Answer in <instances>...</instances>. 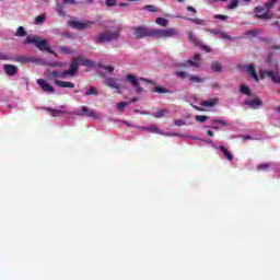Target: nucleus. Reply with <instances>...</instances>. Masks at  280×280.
Segmentation results:
<instances>
[{
  "mask_svg": "<svg viewBox=\"0 0 280 280\" xmlns=\"http://www.w3.org/2000/svg\"><path fill=\"white\" fill-rule=\"evenodd\" d=\"M81 110L83 114H78V115H85V117H91L92 119H100V113H97L93 109H90L86 106H82Z\"/></svg>",
  "mask_w": 280,
  "mask_h": 280,
  "instance_id": "f8f14e48",
  "label": "nucleus"
},
{
  "mask_svg": "<svg viewBox=\"0 0 280 280\" xmlns=\"http://www.w3.org/2000/svg\"><path fill=\"white\" fill-rule=\"evenodd\" d=\"M213 130H220V126H229V124L222 119H213L211 121Z\"/></svg>",
  "mask_w": 280,
  "mask_h": 280,
  "instance_id": "aec40b11",
  "label": "nucleus"
},
{
  "mask_svg": "<svg viewBox=\"0 0 280 280\" xmlns=\"http://www.w3.org/2000/svg\"><path fill=\"white\" fill-rule=\"evenodd\" d=\"M247 73L255 80V82H259V77L257 75V71H255V66L249 65L247 67Z\"/></svg>",
  "mask_w": 280,
  "mask_h": 280,
  "instance_id": "6ab92c4d",
  "label": "nucleus"
},
{
  "mask_svg": "<svg viewBox=\"0 0 280 280\" xmlns=\"http://www.w3.org/2000/svg\"><path fill=\"white\" fill-rule=\"evenodd\" d=\"M3 69L7 73V75H16V72L19 71V68L16 66H12V65H4Z\"/></svg>",
  "mask_w": 280,
  "mask_h": 280,
  "instance_id": "2eb2a0df",
  "label": "nucleus"
},
{
  "mask_svg": "<svg viewBox=\"0 0 280 280\" xmlns=\"http://www.w3.org/2000/svg\"><path fill=\"white\" fill-rule=\"evenodd\" d=\"M135 102H139V98H137V97L131 98V101L129 102V104H135Z\"/></svg>",
  "mask_w": 280,
  "mask_h": 280,
  "instance_id": "bf43d9fd",
  "label": "nucleus"
},
{
  "mask_svg": "<svg viewBox=\"0 0 280 280\" xmlns=\"http://www.w3.org/2000/svg\"><path fill=\"white\" fill-rule=\"evenodd\" d=\"M175 126H185L183 120H175Z\"/></svg>",
  "mask_w": 280,
  "mask_h": 280,
  "instance_id": "5fc2aeb1",
  "label": "nucleus"
},
{
  "mask_svg": "<svg viewBox=\"0 0 280 280\" xmlns=\"http://www.w3.org/2000/svg\"><path fill=\"white\" fill-rule=\"evenodd\" d=\"M78 2L75 0H62V4L60 0H56V12L59 16H66L67 13L65 12V5H75Z\"/></svg>",
  "mask_w": 280,
  "mask_h": 280,
  "instance_id": "6e6552de",
  "label": "nucleus"
},
{
  "mask_svg": "<svg viewBox=\"0 0 280 280\" xmlns=\"http://www.w3.org/2000/svg\"><path fill=\"white\" fill-rule=\"evenodd\" d=\"M188 40H190V43H194L195 45H197L198 47H200V42L198 40V37H196V35H194V33H188Z\"/></svg>",
  "mask_w": 280,
  "mask_h": 280,
  "instance_id": "2f4dec72",
  "label": "nucleus"
},
{
  "mask_svg": "<svg viewBox=\"0 0 280 280\" xmlns=\"http://www.w3.org/2000/svg\"><path fill=\"white\" fill-rule=\"evenodd\" d=\"M125 80H127V82L131 84L133 89H136L137 95H141V93H143V88L141 86V84L139 83V80L135 74L127 75Z\"/></svg>",
  "mask_w": 280,
  "mask_h": 280,
  "instance_id": "1a4fd4ad",
  "label": "nucleus"
},
{
  "mask_svg": "<svg viewBox=\"0 0 280 280\" xmlns=\"http://www.w3.org/2000/svg\"><path fill=\"white\" fill-rule=\"evenodd\" d=\"M178 3H185V0H178Z\"/></svg>",
  "mask_w": 280,
  "mask_h": 280,
  "instance_id": "338daca9",
  "label": "nucleus"
},
{
  "mask_svg": "<svg viewBox=\"0 0 280 280\" xmlns=\"http://www.w3.org/2000/svg\"><path fill=\"white\" fill-rule=\"evenodd\" d=\"M78 67H80V57L72 59V62L70 63V69L66 70V75H70L71 78H73V75H75V72L78 71Z\"/></svg>",
  "mask_w": 280,
  "mask_h": 280,
  "instance_id": "9b49d317",
  "label": "nucleus"
},
{
  "mask_svg": "<svg viewBox=\"0 0 280 280\" xmlns=\"http://www.w3.org/2000/svg\"><path fill=\"white\" fill-rule=\"evenodd\" d=\"M214 19H220L221 21H226V19H229V16L217 14V15H214Z\"/></svg>",
  "mask_w": 280,
  "mask_h": 280,
  "instance_id": "8fccbe9b",
  "label": "nucleus"
},
{
  "mask_svg": "<svg viewBox=\"0 0 280 280\" xmlns=\"http://www.w3.org/2000/svg\"><path fill=\"white\" fill-rule=\"evenodd\" d=\"M271 67L273 68L272 70H260V80H264V78H270L273 84H280L279 61H272Z\"/></svg>",
  "mask_w": 280,
  "mask_h": 280,
  "instance_id": "7ed1b4c3",
  "label": "nucleus"
},
{
  "mask_svg": "<svg viewBox=\"0 0 280 280\" xmlns=\"http://www.w3.org/2000/svg\"><path fill=\"white\" fill-rule=\"evenodd\" d=\"M273 49H280V46H273Z\"/></svg>",
  "mask_w": 280,
  "mask_h": 280,
  "instance_id": "69168bd1",
  "label": "nucleus"
},
{
  "mask_svg": "<svg viewBox=\"0 0 280 280\" xmlns=\"http://www.w3.org/2000/svg\"><path fill=\"white\" fill-rule=\"evenodd\" d=\"M132 32L133 38L141 39V38H148L152 37V30L145 27V26H131L130 27Z\"/></svg>",
  "mask_w": 280,
  "mask_h": 280,
  "instance_id": "423d86ee",
  "label": "nucleus"
},
{
  "mask_svg": "<svg viewBox=\"0 0 280 280\" xmlns=\"http://www.w3.org/2000/svg\"><path fill=\"white\" fill-rule=\"evenodd\" d=\"M196 108V110H202V108H200V107H195Z\"/></svg>",
  "mask_w": 280,
  "mask_h": 280,
  "instance_id": "774afa93",
  "label": "nucleus"
},
{
  "mask_svg": "<svg viewBox=\"0 0 280 280\" xmlns=\"http://www.w3.org/2000/svg\"><path fill=\"white\" fill-rule=\"evenodd\" d=\"M177 78H180V80H187L189 78V73L186 71H177L176 72Z\"/></svg>",
  "mask_w": 280,
  "mask_h": 280,
  "instance_id": "ea45409f",
  "label": "nucleus"
},
{
  "mask_svg": "<svg viewBox=\"0 0 280 280\" xmlns=\"http://www.w3.org/2000/svg\"><path fill=\"white\" fill-rule=\"evenodd\" d=\"M203 51H211V48L209 46H202Z\"/></svg>",
  "mask_w": 280,
  "mask_h": 280,
  "instance_id": "13d9d810",
  "label": "nucleus"
},
{
  "mask_svg": "<svg viewBox=\"0 0 280 280\" xmlns=\"http://www.w3.org/2000/svg\"><path fill=\"white\" fill-rule=\"evenodd\" d=\"M7 58L4 57L3 54L0 52V60H5Z\"/></svg>",
  "mask_w": 280,
  "mask_h": 280,
  "instance_id": "680f3d73",
  "label": "nucleus"
},
{
  "mask_svg": "<svg viewBox=\"0 0 280 280\" xmlns=\"http://www.w3.org/2000/svg\"><path fill=\"white\" fill-rule=\"evenodd\" d=\"M194 60H195V61H192V62H200V60H201L200 54H196V55L194 56Z\"/></svg>",
  "mask_w": 280,
  "mask_h": 280,
  "instance_id": "3c124183",
  "label": "nucleus"
},
{
  "mask_svg": "<svg viewBox=\"0 0 280 280\" xmlns=\"http://www.w3.org/2000/svg\"><path fill=\"white\" fill-rule=\"evenodd\" d=\"M207 135H209V137H213V131L212 130H208Z\"/></svg>",
  "mask_w": 280,
  "mask_h": 280,
  "instance_id": "052dcab7",
  "label": "nucleus"
},
{
  "mask_svg": "<svg viewBox=\"0 0 280 280\" xmlns=\"http://www.w3.org/2000/svg\"><path fill=\"white\" fill-rule=\"evenodd\" d=\"M58 49H59V51H61V54H65V55L73 54V50H71V48H69V47L60 46Z\"/></svg>",
  "mask_w": 280,
  "mask_h": 280,
  "instance_id": "c9c22d12",
  "label": "nucleus"
},
{
  "mask_svg": "<svg viewBox=\"0 0 280 280\" xmlns=\"http://www.w3.org/2000/svg\"><path fill=\"white\" fill-rule=\"evenodd\" d=\"M153 93H160V94H163V93H170V90L165 89V88H161V86H155L153 89Z\"/></svg>",
  "mask_w": 280,
  "mask_h": 280,
  "instance_id": "58836bf2",
  "label": "nucleus"
},
{
  "mask_svg": "<svg viewBox=\"0 0 280 280\" xmlns=\"http://www.w3.org/2000/svg\"><path fill=\"white\" fill-rule=\"evenodd\" d=\"M211 71H213V73H220L222 71V63H220L219 61H212Z\"/></svg>",
  "mask_w": 280,
  "mask_h": 280,
  "instance_id": "393cba45",
  "label": "nucleus"
},
{
  "mask_svg": "<svg viewBox=\"0 0 280 280\" xmlns=\"http://www.w3.org/2000/svg\"><path fill=\"white\" fill-rule=\"evenodd\" d=\"M218 102H220V100L218 97H213L208 101H201L200 106H205L206 108H213V106H218Z\"/></svg>",
  "mask_w": 280,
  "mask_h": 280,
  "instance_id": "4468645a",
  "label": "nucleus"
},
{
  "mask_svg": "<svg viewBox=\"0 0 280 280\" xmlns=\"http://www.w3.org/2000/svg\"><path fill=\"white\" fill-rule=\"evenodd\" d=\"M218 150H220L221 154H223V156H225V159H228V161H233V154L231 153V151L225 149L224 145L218 147Z\"/></svg>",
  "mask_w": 280,
  "mask_h": 280,
  "instance_id": "a211bd4d",
  "label": "nucleus"
},
{
  "mask_svg": "<svg viewBox=\"0 0 280 280\" xmlns=\"http://www.w3.org/2000/svg\"><path fill=\"white\" fill-rule=\"evenodd\" d=\"M18 62H36V58L35 57H27V56H23V57H20L18 59Z\"/></svg>",
  "mask_w": 280,
  "mask_h": 280,
  "instance_id": "c756f323",
  "label": "nucleus"
},
{
  "mask_svg": "<svg viewBox=\"0 0 280 280\" xmlns=\"http://www.w3.org/2000/svg\"><path fill=\"white\" fill-rule=\"evenodd\" d=\"M190 23H195V25H206L207 21L202 19H189Z\"/></svg>",
  "mask_w": 280,
  "mask_h": 280,
  "instance_id": "a19ab883",
  "label": "nucleus"
},
{
  "mask_svg": "<svg viewBox=\"0 0 280 280\" xmlns=\"http://www.w3.org/2000/svg\"><path fill=\"white\" fill-rule=\"evenodd\" d=\"M122 124H125V126H129L130 128H139V126L132 125L128 121H122Z\"/></svg>",
  "mask_w": 280,
  "mask_h": 280,
  "instance_id": "603ef678",
  "label": "nucleus"
},
{
  "mask_svg": "<svg viewBox=\"0 0 280 280\" xmlns=\"http://www.w3.org/2000/svg\"><path fill=\"white\" fill-rule=\"evenodd\" d=\"M79 65H82V67H95V62H93L91 59H84L80 57Z\"/></svg>",
  "mask_w": 280,
  "mask_h": 280,
  "instance_id": "a878e982",
  "label": "nucleus"
},
{
  "mask_svg": "<svg viewBox=\"0 0 280 280\" xmlns=\"http://www.w3.org/2000/svg\"><path fill=\"white\" fill-rule=\"evenodd\" d=\"M139 80L141 82H147V84H155V82L153 80H149V79H145V78H140Z\"/></svg>",
  "mask_w": 280,
  "mask_h": 280,
  "instance_id": "09e8293b",
  "label": "nucleus"
},
{
  "mask_svg": "<svg viewBox=\"0 0 280 280\" xmlns=\"http://www.w3.org/2000/svg\"><path fill=\"white\" fill-rule=\"evenodd\" d=\"M15 36H27V31H25V27L20 26L15 32Z\"/></svg>",
  "mask_w": 280,
  "mask_h": 280,
  "instance_id": "72a5a7b5",
  "label": "nucleus"
},
{
  "mask_svg": "<svg viewBox=\"0 0 280 280\" xmlns=\"http://www.w3.org/2000/svg\"><path fill=\"white\" fill-rule=\"evenodd\" d=\"M119 34H121V25L116 26L115 31L106 30L102 33H98L95 36V43L98 45H104V43L119 40Z\"/></svg>",
  "mask_w": 280,
  "mask_h": 280,
  "instance_id": "f257e3e1",
  "label": "nucleus"
},
{
  "mask_svg": "<svg viewBox=\"0 0 280 280\" xmlns=\"http://www.w3.org/2000/svg\"><path fill=\"white\" fill-rule=\"evenodd\" d=\"M48 78H50V80L56 79V78H67V72H66V70L63 72L56 70V71L50 72L48 74Z\"/></svg>",
  "mask_w": 280,
  "mask_h": 280,
  "instance_id": "5701e85b",
  "label": "nucleus"
},
{
  "mask_svg": "<svg viewBox=\"0 0 280 280\" xmlns=\"http://www.w3.org/2000/svg\"><path fill=\"white\" fill-rule=\"evenodd\" d=\"M167 113H170V110H167V109H159L158 112H155L153 114V117H155V119H161V117H165L167 115Z\"/></svg>",
  "mask_w": 280,
  "mask_h": 280,
  "instance_id": "cd10ccee",
  "label": "nucleus"
},
{
  "mask_svg": "<svg viewBox=\"0 0 280 280\" xmlns=\"http://www.w3.org/2000/svg\"><path fill=\"white\" fill-rule=\"evenodd\" d=\"M180 32L176 28H153L152 30V38L160 40L161 38H176L178 37Z\"/></svg>",
  "mask_w": 280,
  "mask_h": 280,
  "instance_id": "20e7f679",
  "label": "nucleus"
},
{
  "mask_svg": "<svg viewBox=\"0 0 280 280\" xmlns=\"http://www.w3.org/2000/svg\"><path fill=\"white\" fill-rule=\"evenodd\" d=\"M68 25H70V27H73V30H86V27H89V23H82L75 20H70L68 22Z\"/></svg>",
  "mask_w": 280,
  "mask_h": 280,
  "instance_id": "ddd939ff",
  "label": "nucleus"
},
{
  "mask_svg": "<svg viewBox=\"0 0 280 280\" xmlns=\"http://www.w3.org/2000/svg\"><path fill=\"white\" fill-rule=\"evenodd\" d=\"M219 38L222 40H233V37L222 31L219 33Z\"/></svg>",
  "mask_w": 280,
  "mask_h": 280,
  "instance_id": "79ce46f5",
  "label": "nucleus"
},
{
  "mask_svg": "<svg viewBox=\"0 0 280 280\" xmlns=\"http://www.w3.org/2000/svg\"><path fill=\"white\" fill-rule=\"evenodd\" d=\"M46 110H48V113H50L51 117H58V115L67 114V110L54 109V108H49V107H47Z\"/></svg>",
  "mask_w": 280,
  "mask_h": 280,
  "instance_id": "b1692460",
  "label": "nucleus"
},
{
  "mask_svg": "<svg viewBox=\"0 0 280 280\" xmlns=\"http://www.w3.org/2000/svg\"><path fill=\"white\" fill-rule=\"evenodd\" d=\"M255 10L257 11V14H256L257 19H270V13L265 12L264 9L257 7Z\"/></svg>",
  "mask_w": 280,
  "mask_h": 280,
  "instance_id": "412c9836",
  "label": "nucleus"
},
{
  "mask_svg": "<svg viewBox=\"0 0 280 280\" xmlns=\"http://www.w3.org/2000/svg\"><path fill=\"white\" fill-rule=\"evenodd\" d=\"M36 82L44 93H56V89H54L52 85L47 82V80L37 79Z\"/></svg>",
  "mask_w": 280,
  "mask_h": 280,
  "instance_id": "9d476101",
  "label": "nucleus"
},
{
  "mask_svg": "<svg viewBox=\"0 0 280 280\" xmlns=\"http://www.w3.org/2000/svg\"><path fill=\"white\" fill-rule=\"evenodd\" d=\"M137 129L143 130L144 132H152L154 135H163L164 137H176V135L163 132V130H161V128H159V126H156V125H149V126H144V127L138 126Z\"/></svg>",
  "mask_w": 280,
  "mask_h": 280,
  "instance_id": "0eeeda50",
  "label": "nucleus"
},
{
  "mask_svg": "<svg viewBox=\"0 0 280 280\" xmlns=\"http://www.w3.org/2000/svg\"><path fill=\"white\" fill-rule=\"evenodd\" d=\"M188 79L190 82H196V83H202L205 82V79L198 77V75H189Z\"/></svg>",
  "mask_w": 280,
  "mask_h": 280,
  "instance_id": "f704fd0d",
  "label": "nucleus"
},
{
  "mask_svg": "<svg viewBox=\"0 0 280 280\" xmlns=\"http://www.w3.org/2000/svg\"><path fill=\"white\" fill-rule=\"evenodd\" d=\"M196 121H198L199 124H205V121H207V119H209V116L206 115H197L195 117Z\"/></svg>",
  "mask_w": 280,
  "mask_h": 280,
  "instance_id": "4c0bfd02",
  "label": "nucleus"
},
{
  "mask_svg": "<svg viewBox=\"0 0 280 280\" xmlns=\"http://www.w3.org/2000/svg\"><path fill=\"white\" fill-rule=\"evenodd\" d=\"M241 1H243V3H250V1L253 0H241Z\"/></svg>",
  "mask_w": 280,
  "mask_h": 280,
  "instance_id": "0e129e2a",
  "label": "nucleus"
},
{
  "mask_svg": "<svg viewBox=\"0 0 280 280\" xmlns=\"http://www.w3.org/2000/svg\"><path fill=\"white\" fill-rule=\"evenodd\" d=\"M144 10H148V12H156V7L148 4L144 7Z\"/></svg>",
  "mask_w": 280,
  "mask_h": 280,
  "instance_id": "de8ad7c7",
  "label": "nucleus"
},
{
  "mask_svg": "<svg viewBox=\"0 0 280 280\" xmlns=\"http://www.w3.org/2000/svg\"><path fill=\"white\" fill-rule=\"evenodd\" d=\"M126 106H130L129 102H121L117 104V110H119V113H124Z\"/></svg>",
  "mask_w": 280,
  "mask_h": 280,
  "instance_id": "473e14b6",
  "label": "nucleus"
},
{
  "mask_svg": "<svg viewBox=\"0 0 280 280\" xmlns=\"http://www.w3.org/2000/svg\"><path fill=\"white\" fill-rule=\"evenodd\" d=\"M187 11H188V12H192L194 14H196V12H197L194 7H188V8H187Z\"/></svg>",
  "mask_w": 280,
  "mask_h": 280,
  "instance_id": "6e6d98bb",
  "label": "nucleus"
},
{
  "mask_svg": "<svg viewBox=\"0 0 280 280\" xmlns=\"http://www.w3.org/2000/svg\"><path fill=\"white\" fill-rule=\"evenodd\" d=\"M258 170H268V164L258 165Z\"/></svg>",
  "mask_w": 280,
  "mask_h": 280,
  "instance_id": "864d4df0",
  "label": "nucleus"
},
{
  "mask_svg": "<svg viewBox=\"0 0 280 280\" xmlns=\"http://www.w3.org/2000/svg\"><path fill=\"white\" fill-rule=\"evenodd\" d=\"M24 45H35V47H37L39 51H48V54H52L54 56H56V51L51 50V48L49 47V44H47V39L42 38L39 36H36V35L26 36L24 40Z\"/></svg>",
  "mask_w": 280,
  "mask_h": 280,
  "instance_id": "f03ea898",
  "label": "nucleus"
},
{
  "mask_svg": "<svg viewBox=\"0 0 280 280\" xmlns=\"http://www.w3.org/2000/svg\"><path fill=\"white\" fill-rule=\"evenodd\" d=\"M156 25H160L161 27H167L170 25V20L165 18H156L155 20Z\"/></svg>",
  "mask_w": 280,
  "mask_h": 280,
  "instance_id": "bb28decb",
  "label": "nucleus"
},
{
  "mask_svg": "<svg viewBox=\"0 0 280 280\" xmlns=\"http://www.w3.org/2000/svg\"><path fill=\"white\" fill-rule=\"evenodd\" d=\"M240 5V0H231V3L228 5V10H235Z\"/></svg>",
  "mask_w": 280,
  "mask_h": 280,
  "instance_id": "e433bc0d",
  "label": "nucleus"
},
{
  "mask_svg": "<svg viewBox=\"0 0 280 280\" xmlns=\"http://www.w3.org/2000/svg\"><path fill=\"white\" fill-rule=\"evenodd\" d=\"M241 93H243V95H250V89L246 85H241Z\"/></svg>",
  "mask_w": 280,
  "mask_h": 280,
  "instance_id": "37998d69",
  "label": "nucleus"
},
{
  "mask_svg": "<svg viewBox=\"0 0 280 280\" xmlns=\"http://www.w3.org/2000/svg\"><path fill=\"white\" fill-rule=\"evenodd\" d=\"M121 82L122 80L119 78L107 77L105 78L104 84L109 89H114L118 95H121L124 89H126V85L121 84Z\"/></svg>",
  "mask_w": 280,
  "mask_h": 280,
  "instance_id": "39448f33",
  "label": "nucleus"
},
{
  "mask_svg": "<svg viewBox=\"0 0 280 280\" xmlns=\"http://www.w3.org/2000/svg\"><path fill=\"white\" fill-rule=\"evenodd\" d=\"M178 67H182V68L195 67V69H200V62H196V61L189 59L185 62L178 63Z\"/></svg>",
  "mask_w": 280,
  "mask_h": 280,
  "instance_id": "f3484780",
  "label": "nucleus"
},
{
  "mask_svg": "<svg viewBox=\"0 0 280 280\" xmlns=\"http://www.w3.org/2000/svg\"><path fill=\"white\" fill-rule=\"evenodd\" d=\"M101 69H104V71H107L108 73H113V71H115V67L113 66H101Z\"/></svg>",
  "mask_w": 280,
  "mask_h": 280,
  "instance_id": "a18cd8bd",
  "label": "nucleus"
},
{
  "mask_svg": "<svg viewBox=\"0 0 280 280\" xmlns=\"http://www.w3.org/2000/svg\"><path fill=\"white\" fill-rule=\"evenodd\" d=\"M85 96H89V95H100V92L97 91V89L95 86H90V89L88 91H85L84 93Z\"/></svg>",
  "mask_w": 280,
  "mask_h": 280,
  "instance_id": "7c9ffc66",
  "label": "nucleus"
},
{
  "mask_svg": "<svg viewBox=\"0 0 280 280\" xmlns=\"http://www.w3.org/2000/svg\"><path fill=\"white\" fill-rule=\"evenodd\" d=\"M105 3L108 8H113L114 5H117V0H106Z\"/></svg>",
  "mask_w": 280,
  "mask_h": 280,
  "instance_id": "49530a36",
  "label": "nucleus"
},
{
  "mask_svg": "<svg viewBox=\"0 0 280 280\" xmlns=\"http://www.w3.org/2000/svg\"><path fill=\"white\" fill-rule=\"evenodd\" d=\"M55 84L56 86H60L61 89H75V84L68 81L55 80Z\"/></svg>",
  "mask_w": 280,
  "mask_h": 280,
  "instance_id": "dca6fc26",
  "label": "nucleus"
},
{
  "mask_svg": "<svg viewBox=\"0 0 280 280\" xmlns=\"http://www.w3.org/2000/svg\"><path fill=\"white\" fill-rule=\"evenodd\" d=\"M276 3H279V0H270L265 4V8H267V10H270V8H272Z\"/></svg>",
  "mask_w": 280,
  "mask_h": 280,
  "instance_id": "c03bdc74",
  "label": "nucleus"
},
{
  "mask_svg": "<svg viewBox=\"0 0 280 280\" xmlns=\"http://www.w3.org/2000/svg\"><path fill=\"white\" fill-rule=\"evenodd\" d=\"M245 104H247V106H249L250 108H257V106H261L264 103L261 102V100L256 97V98H253L252 101L245 102Z\"/></svg>",
  "mask_w": 280,
  "mask_h": 280,
  "instance_id": "4be33fe9",
  "label": "nucleus"
},
{
  "mask_svg": "<svg viewBox=\"0 0 280 280\" xmlns=\"http://www.w3.org/2000/svg\"><path fill=\"white\" fill-rule=\"evenodd\" d=\"M50 67H61V66L58 63H50Z\"/></svg>",
  "mask_w": 280,
  "mask_h": 280,
  "instance_id": "e2e57ef3",
  "label": "nucleus"
},
{
  "mask_svg": "<svg viewBox=\"0 0 280 280\" xmlns=\"http://www.w3.org/2000/svg\"><path fill=\"white\" fill-rule=\"evenodd\" d=\"M220 32L219 30H212L210 31V34H215L217 36H220Z\"/></svg>",
  "mask_w": 280,
  "mask_h": 280,
  "instance_id": "4d7b16f0",
  "label": "nucleus"
},
{
  "mask_svg": "<svg viewBox=\"0 0 280 280\" xmlns=\"http://www.w3.org/2000/svg\"><path fill=\"white\" fill-rule=\"evenodd\" d=\"M45 19H47V15H45V13L39 14L38 16L35 18V25H43V23H45Z\"/></svg>",
  "mask_w": 280,
  "mask_h": 280,
  "instance_id": "c85d7f7f",
  "label": "nucleus"
}]
</instances>
